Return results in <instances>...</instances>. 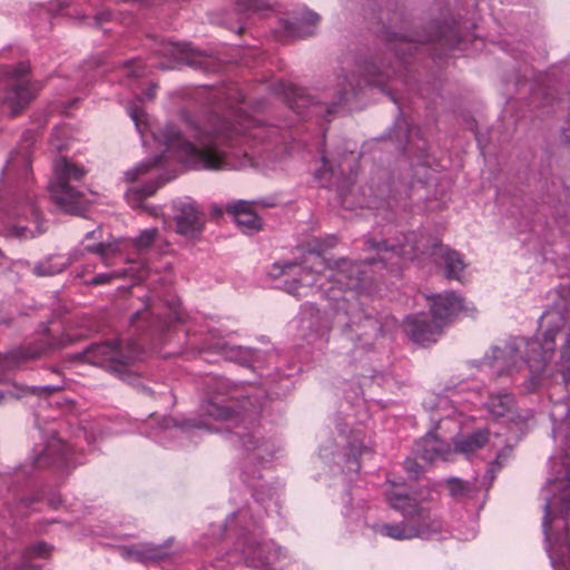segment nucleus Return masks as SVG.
<instances>
[{
	"instance_id": "60",
	"label": "nucleus",
	"mask_w": 570,
	"mask_h": 570,
	"mask_svg": "<svg viewBox=\"0 0 570 570\" xmlns=\"http://www.w3.org/2000/svg\"><path fill=\"white\" fill-rule=\"evenodd\" d=\"M327 295H328L332 299H340V298H341L338 295H336V294H334V293H333L332 295L328 293Z\"/></svg>"
},
{
	"instance_id": "50",
	"label": "nucleus",
	"mask_w": 570,
	"mask_h": 570,
	"mask_svg": "<svg viewBox=\"0 0 570 570\" xmlns=\"http://www.w3.org/2000/svg\"><path fill=\"white\" fill-rule=\"evenodd\" d=\"M7 396L18 399L19 395L13 394L11 391L0 392V404H2Z\"/></svg>"
},
{
	"instance_id": "36",
	"label": "nucleus",
	"mask_w": 570,
	"mask_h": 570,
	"mask_svg": "<svg viewBox=\"0 0 570 570\" xmlns=\"http://www.w3.org/2000/svg\"><path fill=\"white\" fill-rule=\"evenodd\" d=\"M63 269H65V265H62V264L53 265L48 259V261L37 263L33 267V273L37 276H52V275L61 273Z\"/></svg>"
},
{
	"instance_id": "6",
	"label": "nucleus",
	"mask_w": 570,
	"mask_h": 570,
	"mask_svg": "<svg viewBox=\"0 0 570 570\" xmlns=\"http://www.w3.org/2000/svg\"><path fill=\"white\" fill-rule=\"evenodd\" d=\"M358 69L362 71V78L356 79L354 76L350 78L347 75H343L342 79L338 77V82L333 95L328 92L323 94V101L330 102V112H326L323 107V109H315L313 114L317 116L323 115L326 121H330L327 116L334 111V107L354 97L356 90L362 87V83L384 88L391 76L390 70H382L375 61L365 62L360 66Z\"/></svg>"
},
{
	"instance_id": "40",
	"label": "nucleus",
	"mask_w": 570,
	"mask_h": 570,
	"mask_svg": "<svg viewBox=\"0 0 570 570\" xmlns=\"http://www.w3.org/2000/svg\"><path fill=\"white\" fill-rule=\"evenodd\" d=\"M297 267L296 263L294 262H286V263H275L273 266V275L274 276H281L288 273L289 269Z\"/></svg>"
},
{
	"instance_id": "47",
	"label": "nucleus",
	"mask_w": 570,
	"mask_h": 570,
	"mask_svg": "<svg viewBox=\"0 0 570 570\" xmlns=\"http://www.w3.org/2000/svg\"><path fill=\"white\" fill-rule=\"evenodd\" d=\"M561 375L566 384L570 383V363L561 365Z\"/></svg>"
},
{
	"instance_id": "55",
	"label": "nucleus",
	"mask_w": 570,
	"mask_h": 570,
	"mask_svg": "<svg viewBox=\"0 0 570 570\" xmlns=\"http://www.w3.org/2000/svg\"><path fill=\"white\" fill-rule=\"evenodd\" d=\"M505 456L503 454H499L495 459V463L501 465L502 464V460H504Z\"/></svg>"
},
{
	"instance_id": "4",
	"label": "nucleus",
	"mask_w": 570,
	"mask_h": 570,
	"mask_svg": "<svg viewBox=\"0 0 570 570\" xmlns=\"http://www.w3.org/2000/svg\"><path fill=\"white\" fill-rule=\"evenodd\" d=\"M86 174L87 170L82 166H78L65 157L56 161L50 194L61 210L72 215H81L86 210L88 204L86 195L76 186L70 185V181H80Z\"/></svg>"
},
{
	"instance_id": "7",
	"label": "nucleus",
	"mask_w": 570,
	"mask_h": 570,
	"mask_svg": "<svg viewBox=\"0 0 570 570\" xmlns=\"http://www.w3.org/2000/svg\"><path fill=\"white\" fill-rule=\"evenodd\" d=\"M386 499L392 509L400 511L405 519H409L411 529L417 532L416 538H426L441 532V520L414 498L399 489H392L386 493Z\"/></svg>"
},
{
	"instance_id": "49",
	"label": "nucleus",
	"mask_w": 570,
	"mask_h": 570,
	"mask_svg": "<svg viewBox=\"0 0 570 570\" xmlns=\"http://www.w3.org/2000/svg\"><path fill=\"white\" fill-rule=\"evenodd\" d=\"M157 85L151 83L150 87L144 92L146 99L151 100L156 95Z\"/></svg>"
},
{
	"instance_id": "43",
	"label": "nucleus",
	"mask_w": 570,
	"mask_h": 570,
	"mask_svg": "<svg viewBox=\"0 0 570 570\" xmlns=\"http://www.w3.org/2000/svg\"><path fill=\"white\" fill-rule=\"evenodd\" d=\"M205 352H208V353H224V354H229V353H233V348H229L228 346L224 345V344H215L214 346H212L210 348L206 350Z\"/></svg>"
},
{
	"instance_id": "8",
	"label": "nucleus",
	"mask_w": 570,
	"mask_h": 570,
	"mask_svg": "<svg viewBox=\"0 0 570 570\" xmlns=\"http://www.w3.org/2000/svg\"><path fill=\"white\" fill-rule=\"evenodd\" d=\"M29 66L20 62L7 69L6 92L0 96V106L7 105L12 116L18 115L33 98L35 87L26 80Z\"/></svg>"
},
{
	"instance_id": "33",
	"label": "nucleus",
	"mask_w": 570,
	"mask_h": 570,
	"mask_svg": "<svg viewBox=\"0 0 570 570\" xmlns=\"http://www.w3.org/2000/svg\"><path fill=\"white\" fill-rule=\"evenodd\" d=\"M236 8L243 12H263L269 9L265 0H237Z\"/></svg>"
},
{
	"instance_id": "58",
	"label": "nucleus",
	"mask_w": 570,
	"mask_h": 570,
	"mask_svg": "<svg viewBox=\"0 0 570 570\" xmlns=\"http://www.w3.org/2000/svg\"><path fill=\"white\" fill-rule=\"evenodd\" d=\"M12 358H0V366H4L6 364L9 363V361H11Z\"/></svg>"
},
{
	"instance_id": "37",
	"label": "nucleus",
	"mask_w": 570,
	"mask_h": 570,
	"mask_svg": "<svg viewBox=\"0 0 570 570\" xmlns=\"http://www.w3.org/2000/svg\"><path fill=\"white\" fill-rule=\"evenodd\" d=\"M127 275L126 269L114 271L110 273H101L94 276L90 281H88L89 285L98 286L110 283L115 278H122Z\"/></svg>"
},
{
	"instance_id": "29",
	"label": "nucleus",
	"mask_w": 570,
	"mask_h": 570,
	"mask_svg": "<svg viewBox=\"0 0 570 570\" xmlns=\"http://www.w3.org/2000/svg\"><path fill=\"white\" fill-rule=\"evenodd\" d=\"M135 358H97L98 362L91 364L101 366L120 379H125L127 368Z\"/></svg>"
},
{
	"instance_id": "57",
	"label": "nucleus",
	"mask_w": 570,
	"mask_h": 570,
	"mask_svg": "<svg viewBox=\"0 0 570 570\" xmlns=\"http://www.w3.org/2000/svg\"><path fill=\"white\" fill-rule=\"evenodd\" d=\"M244 157H245V161H243V163L240 164V166H245L247 163H250V159L248 158V155H247V153H246V151L244 153Z\"/></svg>"
},
{
	"instance_id": "31",
	"label": "nucleus",
	"mask_w": 570,
	"mask_h": 570,
	"mask_svg": "<svg viewBox=\"0 0 570 570\" xmlns=\"http://www.w3.org/2000/svg\"><path fill=\"white\" fill-rule=\"evenodd\" d=\"M122 72L126 83L132 79L145 76V67L138 60H128L122 66Z\"/></svg>"
},
{
	"instance_id": "27",
	"label": "nucleus",
	"mask_w": 570,
	"mask_h": 570,
	"mask_svg": "<svg viewBox=\"0 0 570 570\" xmlns=\"http://www.w3.org/2000/svg\"><path fill=\"white\" fill-rule=\"evenodd\" d=\"M238 439L245 450L254 452L255 459L264 460L265 454H269L268 443L264 440L256 438L254 434L247 433L238 435Z\"/></svg>"
},
{
	"instance_id": "28",
	"label": "nucleus",
	"mask_w": 570,
	"mask_h": 570,
	"mask_svg": "<svg viewBox=\"0 0 570 570\" xmlns=\"http://www.w3.org/2000/svg\"><path fill=\"white\" fill-rule=\"evenodd\" d=\"M202 411L205 415L217 421H228L235 414L230 406L219 404L217 401L212 400L203 403Z\"/></svg>"
},
{
	"instance_id": "11",
	"label": "nucleus",
	"mask_w": 570,
	"mask_h": 570,
	"mask_svg": "<svg viewBox=\"0 0 570 570\" xmlns=\"http://www.w3.org/2000/svg\"><path fill=\"white\" fill-rule=\"evenodd\" d=\"M254 205H261L263 207L273 206L272 203H267L264 200H237L227 205V213L234 217L235 223L239 226V228L245 234H254L262 229L263 220L262 218L254 212Z\"/></svg>"
},
{
	"instance_id": "9",
	"label": "nucleus",
	"mask_w": 570,
	"mask_h": 570,
	"mask_svg": "<svg viewBox=\"0 0 570 570\" xmlns=\"http://www.w3.org/2000/svg\"><path fill=\"white\" fill-rule=\"evenodd\" d=\"M16 220L3 226L2 234L7 238L26 240L45 233L38 207L30 199L14 213Z\"/></svg>"
},
{
	"instance_id": "22",
	"label": "nucleus",
	"mask_w": 570,
	"mask_h": 570,
	"mask_svg": "<svg viewBox=\"0 0 570 570\" xmlns=\"http://www.w3.org/2000/svg\"><path fill=\"white\" fill-rule=\"evenodd\" d=\"M489 434V430L481 429L466 436L456 439L454 441L455 451L465 455L473 454L488 443Z\"/></svg>"
},
{
	"instance_id": "52",
	"label": "nucleus",
	"mask_w": 570,
	"mask_h": 570,
	"mask_svg": "<svg viewBox=\"0 0 570 570\" xmlns=\"http://www.w3.org/2000/svg\"><path fill=\"white\" fill-rule=\"evenodd\" d=\"M311 316H312L313 318H315V321H316V322H318V321L321 320V314H320V311H318V309H316V311H315V313H314V312H312V313H311Z\"/></svg>"
},
{
	"instance_id": "26",
	"label": "nucleus",
	"mask_w": 570,
	"mask_h": 570,
	"mask_svg": "<svg viewBox=\"0 0 570 570\" xmlns=\"http://www.w3.org/2000/svg\"><path fill=\"white\" fill-rule=\"evenodd\" d=\"M513 405L514 399L508 393L491 395L487 402L488 411L497 417L504 416L512 410Z\"/></svg>"
},
{
	"instance_id": "16",
	"label": "nucleus",
	"mask_w": 570,
	"mask_h": 570,
	"mask_svg": "<svg viewBox=\"0 0 570 570\" xmlns=\"http://www.w3.org/2000/svg\"><path fill=\"white\" fill-rule=\"evenodd\" d=\"M405 332L415 344L425 345L436 342L442 328L433 320L429 322L423 315H411L405 318Z\"/></svg>"
},
{
	"instance_id": "34",
	"label": "nucleus",
	"mask_w": 570,
	"mask_h": 570,
	"mask_svg": "<svg viewBox=\"0 0 570 570\" xmlns=\"http://www.w3.org/2000/svg\"><path fill=\"white\" fill-rule=\"evenodd\" d=\"M158 235L157 228H148L144 229L135 239H134V246L139 249H146L148 248L156 239Z\"/></svg>"
},
{
	"instance_id": "1",
	"label": "nucleus",
	"mask_w": 570,
	"mask_h": 570,
	"mask_svg": "<svg viewBox=\"0 0 570 570\" xmlns=\"http://www.w3.org/2000/svg\"><path fill=\"white\" fill-rule=\"evenodd\" d=\"M559 453L550 461V478L542 489L546 550L553 570H570V413L554 429Z\"/></svg>"
},
{
	"instance_id": "23",
	"label": "nucleus",
	"mask_w": 570,
	"mask_h": 570,
	"mask_svg": "<svg viewBox=\"0 0 570 570\" xmlns=\"http://www.w3.org/2000/svg\"><path fill=\"white\" fill-rule=\"evenodd\" d=\"M377 532L394 540H411L417 535V532L411 529L409 519L400 523H384L379 527Z\"/></svg>"
},
{
	"instance_id": "15",
	"label": "nucleus",
	"mask_w": 570,
	"mask_h": 570,
	"mask_svg": "<svg viewBox=\"0 0 570 570\" xmlns=\"http://www.w3.org/2000/svg\"><path fill=\"white\" fill-rule=\"evenodd\" d=\"M413 233L416 235V240L414 244L416 245L417 250L415 252V254L412 258H405V259L412 261L416 256L417 253H426V254L433 255L440 259L441 264H443L446 278L459 281L460 274L464 269V266H465L462 261L461 255L458 252H455L446 246H443L441 244H434L432 247V250L429 252L428 249L423 248L420 245L417 233H415V232H413Z\"/></svg>"
},
{
	"instance_id": "45",
	"label": "nucleus",
	"mask_w": 570,
	"mask_h": 570,
	"mask_svg": "<svg viewBox=\"0 0 570 570\" xmlns=\"http://www.w3.org/2000/svg\"><path fill=\"white\" fill-rule=\"evenodd\" d=\"M390 40L400 42L399 46H405L406 49L409 50V52L411 53V49H412L411 42L413 40H410V39L405 38L404 36L399 37L397 35H394Z\"/></svg>"
},
{
	"instance_id": "17",
	"label": "nucleus",
	"mask_w": 570,
	"mask_h": 570,
	"mask_svg": "<svg viewBox=\"0 0 570 570\" xmlns=\"http://www.w3.org/2000/svg\"><path fill=\"white\" fill-rule=\"evenodd\" d=\"M119 554L129 562L148 563L165 559L168 553L164 546H156L149 542H139L131 546H120Z\"/></svg>"
},
{
	"instance_id": "38",
	"label": "nucleus",
	"mask_w": 570,
	"mask_h": 570,
	"mask_svg": "<svg viewBox=\"0 0 570 570\" xmlns=\"http://www.w3.org/2000/svg\"><path fill=\"white\" fill-rule=\"evenodd\" d=\"M311 272L306 268H301L299 279H293L291 283L286 285V291L291 294H296L297 289L301 287L302 283L305 281L307 276H309Z\"/></svg>"
},
{
	"instance_id": "24",
	"label": "nucleus",
	"mask_w": 570,
	"mask_h": 570,
	"mask_svg": "<svg viewBox=\"0 0 570 570\" xmlns=\"http://www.w3.org/2000/svg\"><path fill=\"white\" fill-rule=\"evenodd\" d=\"M30 144L31 142L27 141V145L21 147L20 150L11 154V156L7 163V166H6V171L8 175L13 173L16 170V168L19 167L21 169V177H27L30 165H31L30 151H29Z\"/></svg>"
},
{
	"instance_id": "19",
	"label": "nucleus",
	"mask_w": 570,
	"mask_h": 570,
	"mask_svg": "<svg viewBox=\"0 0 570 570\" xmlns=\"http://www.w3.org/2000/svg\"><path fill=\"white\" fill-rule=\"evenodd\" d=\"M67 444L62 440L52 436L46 448L36 456L33 464L37 468L65 464L67 462Z\"/></svg>"
},
{
	"instance_id": "48",
	"label": "nucleus",
	"mask_w": 570,
	"mask_h": 570,
	"mask_svg": "<svg viewBox=\"0 0 570 570\" xmlns=\"http://www.w3.org/2000/svg\"><path fill=\"white\" fill-rule=\"evenodd\" d=\"M109 19V13L108 12H102V13H99L97 14L95 18H94V21H95V26H100L102 22L107 21Z\"/></svg>"
},
{
	"instance_id": "14",
	"label": "nucleus",
	"mask_w": 570,
	"mask_h": 570,
	"mask_svg": "<svg viewBox=\"0 0 570 570\" xmlns=\"http://www.w3.org/2000/svg\"><path fill=\"white\" fill-rule=\"evenodd\" d=\"M430 299L432 318L442 330L464 308L463 298L453 292L434 295Z\"/></svg>"
},
{
	"instance_id": "46",
	"label": "nucleus",
	"mask_w": 570,
	"mask_h": 570,
	"mask_svg": "<svg viewBox=\"0 0 570 570\" xmlns=\"http://www.w3.org/2000/svg\"><path fill=\"white\" fill-rule=\"evenodd\" d=\"M61 387L60 386H51V385H47V386H43V387H31L30 389V393L31 394H36L37 391L41 390L43 391L46 394H51L56 391H59Z\"/></svg>"
},
{
	"instance_id": "25",
	"label": "nucleus",
	"mask_w": 570,
	"mask_h": 570,
	"mask_svg": "<svg viewBox=\"0 0 570 570\" xmlns=\"http://www.w3.org/2000/svg\"><path fill=\"white\" fill-rule=\"evenodd\" d=\"M51 548L45 542H38L28 548L21 556V561L17 570H41L38 566L31 563V559L36 557L47 558L50 554Z\"/></svg>"
},
{
	"instance_id": "32",
	"label": "nucleus",
	"mask_w": 570,
	"mask_h": 570,
	"mask_svg": "<svg viewBox=\"0 0 570 570\" xmlns=\"http://www.w3.org/2000/svg\"><path fill=\"white\" fill-rule=\"evenodd\" d=\"M119 345L118 341H106L100 344H92L88 352L94 353L95 356H112L119 352Z\"/></svg>"
},
{
	"instance_id": "54",
	"label": "nucleus",
	"mask_w": 570,
	"mask_h": 570,
	"mask_svg": "<svg viewBox=\"0 0 570 570\" xmlns=\"http://www.w3.org/2000/svg\"><path fill=\"white\" fill-rule=\"evenodd\" d=\"M529 360L534 361L535 363H538L539 366L544 365V361H546V358H538V357L529 358Z\"/></svg>"
},
{
	"instance_id": "51",
	"label": "nucleus",
	"mask_w": 570,
	"mask_h": 570,
	"mask_svg": "<svg viewBox=\"0 0 570 570\" xmlns=\"http://www.w3.org/2000/svg\"><path fill=\"white\" fill-rule=\"evenodd\" d=\"M336 243H337V239H336V237H335V236H331V237H328V245H327L328 247H333V246H335V245H336Z\"/></svg>"
},
{
	"instance_id": "39",
	"label": "nucleus",
	"mask_w": 570,
	"mask_h": 570,
	"mask_svg": "<svg viewBox=\"0 0 570 570\" xmlns=\"http://www.w3.org/2000/svg\"><path fill=\"white\" fill-rule=\"evenodd\" d=\"M163 183H159V181H151V183H148L146 184L145 186H142L141 188H139L137 190V194L139 195V198H145V197H149V196H153L156 190L161 186Z\"/></svg>"
},
{
	"instance_id": "41",
	"label": "nucleus",
	"mask_w": 570,
	"mask_h": 570,
	"mask_svg": "<svg viewBox=\"0 0 570 570\" xmlns=\"http://www.w3.org/2000/svg\"><path fill=\"white\" fill-rule=\"evenodd\" d=\"M405 470L411 474V476L416 478L420 472V465L416 461L412 459H407L404 462Z\"/></svg>"
},
{
	"instance_id": "5",
	"label": "nucleus",
	"mask_w": 570,
	"mask_h": 570,
	"mask_svg": "<svg viewBox=\"0 0 570 570\" xmlns=\"http://www.w3.org/2000/svg\"><path fill=\"white\" fill-rule=\"evenodd\" d=\"M551 318L542 334L541 340H525L523 337H509L492 346L493 356H546L552 355L557 350V336L564 327V318L559 313L547 314Z\"/></svg>"
},
{
	"instance_id": "56",
	"label": "nucleus",
	"mask_w": 570,
	"mask_h": 570,
	"mask_svg": "<svg viewBox=\"0 0 570 570\" xmlns=\"http://www.w3.org/2000/svg\"><path fill=\"white\" fill-rule=\"evenodd\" d=\"M148 210H149L150 215H153V216L158 215V208H156V207L149 208Z\"/></svg>"
},
{
	"instance_id": "20",
	"label": "nucleus",
	"mask_w": 570,
	"mask_h": 570,
	"mask_svg": "<svg viewBox=\"0 0 570 570\" xmlns=\"http://www.w3.org/2000/svg\"><path fill=\"white\" fill-rule=\"evenodd\" d=\"M86 239H96V244H87L83 246V250L94 253L100 256L102 263L107 266L112 265L111 259L119 253L118 245L116 243H107L101 239L100 228L91 230L86 234Z\"/></svg>"
},
{
	"instance_id": "61",
	"label": "nucleus",
	"mask_w": 570,
	"mask_h": 570,
	"mask_svg": "<svg viewBox=\"0 0 570 570\" xmlns=\"http://www.w3.org/2000/svg\"><path fill=\"white\" fill-rule=\"evenodd\" d=\"M85 353H86V352H80V353L75 354L73 356L81 357V356H85Z\"/></svg>"
},
{
	"instance_id": "62",
	"label": "nucleus",
	"mask_w": 570,
	"mask_h": 570,
	"mask_svg": "<svg viewBox=\"0 0 570 570\" xmlns=\"http://www.w3.org/2000/svg\"><path fill=\"white\" fill-rule=\"evenodd\" d=\"M145 277V274L140 272V274L137 276L138 279H142Z\"/></svg>"
},
{
	"instance_id": "63",
	"label": "nucleus",
	"mask_w": 570,
	"mask_h": 570,
	"mask_svg": "<svg viewBox=\"0 0 570 570\" xmlns=\"http://www.w3.org/2000/svg\"><path fill=\"white\" fill-rule=\"evenodd\" d=\"M392 50H393V51H395V55H399V53H400V52H399V47H397V46H396V47H394V48H392Z\"/></svg>"
},
{
	"instance_id": "53",
	"label": "nucleus",
	"mask_w": 570,
	"mask_h": 570,
	"mask_svg": "<svg viewBox=\"0 0 570 570\" xmlns=\"http://www.w3.org/2000/svg\"><path fill=\"white\" fill-rule=\"evenodd\" d=\"M130 116L134 119V121L136 122V125L138 126V114H137V111L136 110H131L130 111Z\"/></svg>"
},
{
	"instance_id": "35",
	"label": "nucleus",
	"mask_w": 570,
	"mask_h": 570,
	"mask_svg": "<svg viewBox=\"0 0 570 570\" xmlns=\"http://www.w3.org/2000/svg\"><path fill=\"white\" fill-rule=\"evenodd\" d=\"M163 156H157L153 160L144 161L137 165L135 168L126 171L127 180L134 181L138 178V176L146 174L151 167L156 166L160 163Z\"/></svg>"
},
{
	"instance_id": "59",
	"label": "nucleus",
	"mask_w": 570,
	"mask_h": 570,
	"mask_svg": "<svg viewBox=\"0 0 570 570\" xmlns=\"http://www.w3.org/2000/svg\"><path fill=\"white\" fill-rule=\"evenodd\" d=\"M320 287L322 289L326 291V288H324V284L323 283L320 284ZM334 289H335L334 286H331V287L327 288L328 292H334Z\"/></svg>"
},
{
	"instance_id": "30",
	"label": "nucleus",
	"mask_w": 570,
	"mask_h": 570,
	"mask_svg": "<svg viewBox=\"0 0 570 570\" xmlns=\"http://www.w3.org/2000/svg\"><path fill=\"white\" fill-rule=\"evenodd\" d=\"M446 485L450 492V495L456 500H463L471 495L473 490V485L469 482H465L459 478H450L446 480Z\"/></svg>"
},
{
	"instance_id": "18",
	"label": "nucleus",
	"mask_w": 570,
	"mask_h": 570,
	"mask_svg": "<svg viewBox=\"0 0 570 570\" xmlns=\"http://www.w3.org/2000/svg\"><path fill=\"white\" fill-rule=\"evenodd\" d=\"M414 452L420 459L426 462H433L438 459L449 461L452 455L450 444L440 440L433 433H429L419 441H416Z\"/></svg>"
},
{
	"instance_id": "12",
	"label": "nucleus",
	"mask_w": 570,
	"mask_h": 570,
	"mask_svg": "<svg viewBox=\"0 0 570 570\" xmlns=\"http://www.w3.org/2000/svg\"><path fill=\"white\" fill-rule=\"evenodd\" d=\"M176 232L186 238H197L204 228V215L195 203L180 202L175 215Z\"/></svg>"
},
{
	"instance_id": "10",
	"label": "nucleus",
	"mask_w": 570,
	"mask_h": 570,
	"mask_svg": "<svg viewBox=\"0 0 570 570\" xmlns=\"http://www.w3.org/2000/svg\"><path fill=\"white\" fill-rule=\"evenodd\" d=\"M274 91L282 96L286 105L298 115L303 116L308 108L314 111L324 107L326 112L331 111L328 101L316 100V97L305 88L281 80L274 85Z\"/></svg>"
},
{
	"instance_id": "44",
	"label": "nucleus",
	"mask_w": 570,
	"mask_h": 570,
	"mask_svg": "<svg viewBox=\"0 0 570 570\" xmlns=\"http://www.w3.org/2000/svg\"><path fill=\"white\" fill-rule=\"evenodd\" d=\"M561 356H570V331L566 334L564 340L560 346Z\"/></svg>"
},
{
	"instance_id": "3",
	"label": "nucleus",
	"mask_w": 570,
	"mask_h": 570,
	"mask_svg": "<svg viewBox=\"0 0 570 570\" xmlns=\"http://www.w3.org/2000/svg\"><path fill=\"white\" fill-rule=\"evenodd\" d=\"M416 235L407 233L401 240L383 239L376 242L367 240L370 249L376 253V256L368 257L361 262H352L342 258L334 263V266L327 267V274L324 276L328 282L335 284L340 289H356L366 281V267L381 263L392 272L400 269L402 258H412L417 250Z\"/></svg>"
},
{
	"instance_id": "21",
	"label": "nucleus",
	"mask_w": 570,
	"mask_h": 570,
	"mask_svg": "<svg viewBox=\"0 0 570 570\" xmlns=\"http://www.w3.org/2000/svg\"><path fill=\"white\" fill-rule=\"evenodd\" d=\"M320 21V16L308 9H304L299 17L295 18L287 26V31L293 36L305 38L314 33V28Z\"/></svg>"
},
{
	"instance_id": "2",
	"label": "nucleus",
	"mask_w": 570,
	"mask_h": 570,
	"mask_svg": "<svg viewBox=\"0 0 570 570\" xmlns=\"http://www.w3.org/2000/svg\"><path fill=\"white\" fill-rule=\"evenodd\" d=\"M247 124L252 120L247 119ZM249 125L235 126L234 122L216 117L206 129L195 135L197 144L186 140L179 129L168 125L161 130L164 144L169 150H175L181 161L194 169L217 170L226 167L224 146L238 144L247 132Z\"/></svg>"
},
{
	"instance_id": "42",
	"label": "nucleus",
	"mask_w": 570,
	"mask_h": 570,
	"mask_svg": "<svg viewBox=\"0 0 570 570\" xmlns=\"http://www.w3.org/2000/svg\"><path fill=\"white\" fill-rule=\"evenodd\" d=\"M55 343L52 342H47L45 344V346H42L41 348H37V350H32V351H27V352H23L21 354H18L17 356H30V357H33V356H39L41 353H45L47 351V348L51 347Z\"/></svg>"
},
{
	"instance_id": "13",
	"label": "nucleus",
	"mask_w": 570,
	"mask_h": 570,
	"mask_svg": "<svg viewBox=\"0 0 570 570\" xmlns=\"http://www.w3.org/2000/svg\"><path fill=\"white\" fill-rule=\"evenodd\" d=\"M157 52L161 56L173 58L168 65L161 63V69H175L180 65H187L194 68L203 67V55L193 49L188 43L164 42Z\"/></svg>"
}]
</instances>
